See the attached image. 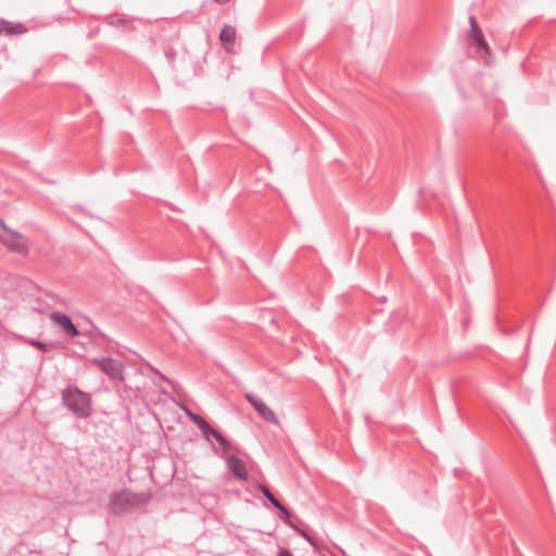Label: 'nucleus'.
<instances>
[{
	"label": "nucleus",
	"mask_w": 556,
	"mask_h": 556,
	"mask_svg": "<svg viewBox=\"0 0 556 556\" xmlns=\"http://www.w3.org/2000/svg\"><path fill=\"white\" fill-rule=\"evenodd\" d=\"M151 498V492H134L123 488L109 495L108 510L114 516H119L147 505Z\"/></svg>",
	"instance_id": "f257e3e1"
},
{
	"label": "nucleus",
	"mask_w": 556,
	"mask_h": 556,
	"mask_svg": "<svg viewBox=\"0 0 556 556\" xmlns=\"http://www.w3.org/2000/svg\"><path fill=\"white\" fill-rule=\"evenodd\" d=\"M61 404L78 419L89 418L92 414L91 395L74 384L61 391Z\"/></svg>",
	"instance_id": "f03ea898"
},
{
	"label": "nucleus",
	"mask_w": 556,
	"mask_h": 556,
	"mask_svg": "<svg viewBox=\"0 0 556 556\" xmlns=\"http://www.w3.org/2000/svg\"><path fill=\"white\" fill-rule=\"evenodd\" d=\"M89 362L97 366L103 374H105L112 381H124L125 367L122 362L112 357H93Z\"/></svg>",
	"instance_id": "7ed1b4c3"
},
{
	"label": "nucleus",
	"mask_w": 556,
	"mask_h": 556,
	"mask_svg": "<svg viewBox=\"0 0 556 556\" xmlns=\"http://www.w3.org/2000/svg\"><path fill=\"white\" fill-rule=\"evenodd\" d=\"M0 243L4 245L8 251L18 255L27 256L29 253L28 240L18 231H10L8 235H0Z\"/></svg>",
	"instance_id": "20e7f679"
},
{
	"label": "nucleus",
	"mask_w": 556,
	"mask_h": 556,
	"mask_svg": "<svg viewBox=\"0 0 556 556\" xmlns=\"http://www.w3.org/2000/svg\"><path fill=\"white\" fill-rule=\"evenodd\" d=\"M244 399L251 404V406L255 409L258 416L265 421L273 424L275 426H279L280 421L275 412L268 407L261 397L249 392L244 394Z\"/></svg>",
	"instance_id": "39448f33"
},
{
	"label": "nucleus",
	"mask_w": 556,
	"mask_h": 556,
	"mask_svg": "<svg viewBox=\"0 0 556 556\" xmlns=\"http://www.w3.org/2000/svg\"><path fill=\"white\" fill-rule=\"evenodd\" d=\"M50 319L55 325H59L64 331V333L70 338H75L80 334V331L77 329V327L74 325V323L67 315L60 312H52L50 314Z\"/></svg>",
	"instance_id": "423d86ee"
},
{
	"label": "nucleus",
	"mask_w": 556,
	"mask_h": 556,
	"mask_svg": "<svg viewBox=\"0 0 556 556\" xmlns=\"http://www.w3.org/2000/svg\"><path fill=\"white\" fill-rule=\"evenodd\" d=\"M27 31V27L20 22H10L0 17V36H18Z\"/></svg>",
	"instance_id": "0eeeda50"
},
{
	"label": "nucleus",
	"mask_w": 556,
	"mask_h": 556,
	"mask_svg": "<svg viewBox=\"0 0 556 556\" xmlns=\"http://www.w3.org/2000/svg\"><path fill=\"white\" fill-rule=\"evenodd\" d=\"M227 467L229 471L238 479L247 480L249 477V472L247 470L245 464L242 459H240L236 455H230L227 458Z\"/></svg>",
	"instance_id": "6e6552de"
},
{
	"label": "nucleus",
	"mask_w": 556,
	"mask_h": 556,
	"mask_svg": "<svg viewBox=\"0 0 556 556\" xmlns=\"http://www.w3.org/2000/svg\"><path fill=\"white\" fill-rule=\"evenodd\" d=\"M187 417L201 430L205 440H208V432L212 431V426L200 415L191 412L189 408H184Z\"/></svg>",
	"instance_id": "1a4fd4ad"
},
{
	"label": "nucleus",
	"mask_w": 556,
	"mask_h": 556,
	"mask_svg": "<svg viewBox=\"0 0 556 556\" xmlns=\"http://www.w3.org/2000/svg\"><path fill=\"white\" fill-rule=\"evenodd\" d=\"M105 23L113 27L122 28L124 30H128V31L135 30V26L132 25V23L129 20H127L123 16H119L117 14L106 16Z\"/></svg>",
	"instance_id": "9d476101"
},
{
	"label": "nucleus",
	"mask_w": 556,
	"mask_h": 556,
	"mask_svg": "<svg viewBox=\"0 0 556 556\" xmlns=\"http://www.w3.org/2000/svg\"><path fill=\"white\" fill-rule=\"evenodd\" d=\"M211 438H214L219 443L224 452L232 450V444L217 429L212 428V431L208 432V442H211Z\"/></svg>",
	"instance_id": "9b49d317"
},
{
	"label": "nucleus",
	"mask_w": 556,
	"mask_h": 556,
	"mask_svg": "<svg viewBox=\"0 0 556 556\" xmlns=\"http://www.w3.org/2000/svg\"><path fill=\"white\" fill-rule=\"evenodd\" d=\"M236 39V29L230 25H225L219 33V40L224 45H233Z\"/></svg>",
	"instance_id": "f8f14e48"
},
{
	"label": "nucleus",
	"mask_w": 556,
	"mask_h": 556,
	"mask_svg": "<svg viewBox=\"0 0 556 556\" xmlns=\"http://www.w3.org/2000/svg\"><path fill=\"white\" fill-rule=\"evenodd\" d=\"M88 323L90 324V326L92 327V330H85V331H81L79 336H84L86 338H89L91 339L92 338V332H96L100 338L104 339V340H108L105 333H103L92 321L91 319L88 318Z\"/></svg>",
	"instance_id": "ddd939ff"
},
{
	"label": "nucleus",
	"mask_w": 556,
	"mask_h": 556,
	"mask_svg": "<svg viewBox=\"0 0 556 556\" xmlns=\"http://www.w3.org/2000/svg\"><path fill=\"white\" fill-rule=\"evenodd\" d=\"M23 341L38 350H40L41 352H48L51 348L50 344H47L45 342H41V341H38L36 339H24L23 338Z\"/></svg>",
	"instance_id": "4468645a"
},
{
	"label": "nucleus",
	"mask_w": 556,
	"mask_h": 556,
	"mask_svg": "<svg viewBox=\"0 0 556 556\" xmlns=\"http://www.w3.org/2000/svg\"><path fill=\"white\" fill-rule=\"evenodd\" d=\"M472 42L475 43L478 52H480V53L484 52L486 54L490 53V47H489V43L486 42L484 36L472 40Z\"/></svg>",
	"instance_id": "2eb2a0df"
},
{
	"label": "nucleus",
	"mask_w": 556,
	"mask_h": 556,
	"mask_svg": "<svg viewBox=\"0 0 556 556\" xmlns=\"http://www.w3.org/2000/svg\"><path fill=\"white\" fill-rule=\"evenodd\" d=\"M279 511L282 514L281 516V519L282 521L288 525L289 527L291 528H295V526L292 523V521L290 520L291 519V516H292V513L289 510V508H287L285 505L282 506V509H279Z\"/></svg>",
	"instance_id": "dca6fc26"
},
{
	"label": "nucleus",
	"mask_w": 556,
	"mask_h": 556,
	"mask_svg": "<svg viewBox=\"0 0 556 556\" xmlns=\"http://www.w3.org/2000/svg\"><path fill=\"white\" fill-rule=\"evenodd\" d=\"M300 535H302L312 546L317 547L316 540L306 531L295 527L293 528Z\"/></svg>",
	"instance_id": "f3484780"
},
{
	"label": "nucleus",
	"mask_w": 556,
	"mask_h": 556,
	"mask_svg": "<svg viewBox=\"0 0 556 556\" xmlns=\"http://www.w3.org/2000/svg\"><path fill=\"white\" fill-rule=\"evenodd\" d=\"M258 490L262 492V494L267 501H270L273 497H275L270 490L264 484H260Z\"/></svg>",
	"instance_id": "a211bd4d"
},
{
	"label": "nucleus",
	"mask_w": 556,
	"mask_h": 556,
	"mask_svg": "<svg viewBox=\"0 0 556 556\" xmlns=\"http://www.w3.org/2000/svg\"><path fill=\"white\" fill-rule=\"evenodd\" d=\"M482 36H483V33H482L480 27L472 28V29L469 30V38L471 40H475V39L480 38Z\"/></svg>",
	"instance_id": "6ab92c4d"
},
{
	"label": "nucleus",
	"mask_w": 556,
	"mask_h": 556,
	"mask_svg": "<svg viewBox=\"0 0 556 556\" xmlns=\"http://www.w3.org/2000/svg\"><path fill=\"white\" fill-rule=\"evenodd\" d=\"M277 510L279 509H282V504L280 503L279 500H277L276 497H273L270 501H268Z\"/></svg>",
	"instance_id": "aec40b11"
},
{
	"label": "nucleus",
	"mask_w": 556,
	"mask_h": 556,
	"mask_svg": "<svg viewBox=\"0 0 556 556\" xmlns=\"http://www.w3.org/2000/svg\"><path fill=\"white\" fill-rule=\"evenodd\" d=\"M277 556H293V555H292V553L288 548L280 547L278 549Z\"/></svg>",
	"instance_id": "412c9836"
},
{
	"label": "nucleus",
	"mask_w": 556,
	"mask_h": 556,
	"mask_svg": "<svg viewBox=\"0 0 556 556\" xmlns=\"http://www.w3.org/2000/svg\"><path fill=\"white\" fill-rule=\"evenodd\" d=\"M0 227L3 229L4 233L3 235H8L10 233V231H14L13 229H11L10 227L7 226V224L4 223L3 219L0 218Z\"/></svg>",
	"instance_id": "4be33fe9"
},
{
	"label": "nucleus",
	"mask_w": 556,
	"mask_h": 556,
	"mask_svg": "<svg viewBox=\"0 0 556 556\" xmlns=\"http://www.w3.org/2000/svg\"><path fill=\"white\" fill-rule=\"evenodd\" d=\"M470 29L479 27L477 20L473 15L469 16Z\"/></svg>",
	"instance_id": "5701e85b"
},
{
	"label": "nucleus",
	"mask_w": 556,
	"mask_h": 556,
	"mask_svg": "<svg viewBox=\"0 0 556 556\" xmlns=\"http://www.w3.org/2000/svg\"><path fill=\"white\" fill-rule=\"evenodd\" d=\"M470 29L479 27L477 20L473 15L469 16Z\"/></svg>",
	"instance_id": "b1692460"
},
{
	"label": "nucleus",
	"mask_w": 556,
	"mask_h": 556,
	"mask_svg": "<svg viewBox=\"0 0 556 556\" xmlns=\"http://www.w3.org/2000/svg\"><path fill=\"white\" fill-rule=\"evenodd\" d=\"M214 1L217 3L224 4V3L228 2L229 0H214Z\"/></svg>",
	"instance_id": "393cba45"
},
{
	"label": "nucleus",
	"mask_w": 556,
	"mask_h": 556,
	"mask_svg": "<svg viewBox=\"0 0 556 556\" xmlns=\"http://www.w3.org/2000/svg\"><path fill=\"white\" fill-rule=\"evenodd\" d=\"M75 207H76L77 210H79L80 212L85 213V210H84V207H83L81 205H76Z\"/></svg>",
	"instance_id": "a878e982"
}]
</instances>
